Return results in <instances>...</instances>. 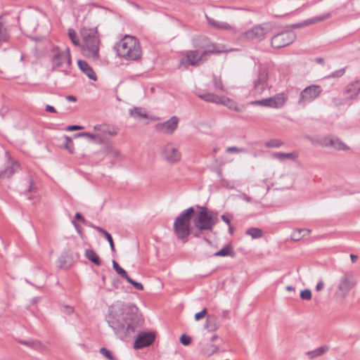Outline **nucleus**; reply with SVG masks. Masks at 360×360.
<instances>
[{
  "mask_svg": "<svg viewBox=\"0 0 360 360\" xmlns=\"http://www.w3.org/2000/svg\"><path fill=\"white\" fill-rule=\"evenodd\" d=\"M105 320L120 340L131 337L143 323L137 307L131 303L117 302L109 307Z\"/></svg>",
  "mask_w": 360,
  "mask_h": 360,
  "instance_id": "nucleus-1",
  "label": "nucleus"
},
{
  "mask_svg": "<svg viewBox=\"0 0 360 360\" xmlns=\"http://www.w3.org/2000/svg\"><path fill=\"white\" fill-rule=\"evenodd\" d=\"M80 34L82 38L81 46L83 54L92 61H98L100 39L97 30L83 28L80 31Z\"/></svg>",
  "mask_w": 360,
  "mask_h": 360,
  "instance_id": "nucleus-2",
  "label": "nucleus"
},
{
  "mask_svg": "<svg viewBox=\"0 0 360 360\" xmlns=\"http://www.w3.org/2000/svg\"><path fill=\"white\" fill-rule=\"evenodd\" d=\"M117 55L127 60H136L141 56V48L136 38L125 35L115 46Z\"/></svg>",
  "mask_w": 360,
  "mask_h": 360,
  "instance_id": "nucleus-3",
  "label": "nucleus"
},
{
  "mask_svg": "<svg viewBox=\"0 0 360 360\" xmlns=\"http://www.w3.org/2000/svg\"><path fill=\"white\" fill-rule=\"evenodd\" d=\"M355 285L356 280L352 272L340 271L335 284L334 298L335 300L342 302Z\"/></svg>",
  "mask_w": 360,
  "mask_h": 360,
  "instance_id": "nucleus-4",
  "label": "nucleus"
},
{
  "mask_svg": "<svg viewBox=\"0 0 360 360\" xmlns=\"http://www.w3.org/2000/svg\"><path fill=\"white\" fill-rule=\"evenodd\" d=\"M194 212V208L191 207L184 210L174 220L173 227L175 235L184 243L187 241L188 236L191 233V219Z\"/></svg>",
  "mask_w": 360,
  "mask_h": 360,
  "instance_id": "nucleus-5",
  "label": "nucleus"
},
{
  "mask_svg": "<svg viewBox=\"0 0 360 360\" xmlns=\"http://www.w3.org/2000/svg\"><path fill=\"white\" fill-rule=\"evenodd\" d=\"M218 221L217 212L207 210L206 207H202L197 217L193 221L194 226L200 231H211Z\"/></svg>",
  "mask_w": 360,
  "mask_h": 360,
  "instance_id": "nucleus-6",
  "label": "nucleus"
},
{
  "mask_svg": "<svg viewBox=\"0 0 360 360\" xmlns=\"http://www.w3.org/2000/svg\"><path fill=\"white\" fill-rule=\"evenodd\" d=\"M70 65L71 57L68 48L65 49L63 51H60L58 48L53 50V69L61 68L63 72L68 75Z\"/></svg>",
  "mask_w": 360,
  "mask_h": 360,
  "instance_id": "nucleus-7",
  "label": "nucleus"
},
{
  "mask_svg": "<svg viewBox=\"0 0 360 360\" xmlns=\"http://www.w3.org/2000/svg\"><path fill=\"white\" fill-rule=\"evenodd\" d=\"M193 46L197 49L196 51L201 50L202 56L207 57L208 54L212 53H221L224 50L218 48L215 44L212 43L210 39L203 36H198L193 39Z\"/></svg>",
  "mask_w": 360,
  "mask_h": 360,
  "instance_id": "nucleus-8",
  "label": "nucleus"
},
{
  "mask_svg": "<svg viewBox=\"0 0 360 360\" xmlns=\"http://www.w3.org/2000/svg\"><path fill=\"white\" fill-rule=\"evenodd\" d=\"M160 154L165 161L172 164L179 162L181 158L179 148L172 142H168L162 147Z\"/></svg>",
  "mask_w": 360,
  "mask_h": 360,
  "instance_id": "nucleus-9",
  "label": "nucleus"
},
{
  "mask_svg": "<svg viewBox=\"0 0 360 360\" xmlns=\"http://www.w3.org/2000/svg\"><path fill=\"white\" fill-rule=\"evenodd\" d=\"M322 89L319 85H310L303 89L298 100V104L302 106L315 100L321 93Z\"/></svg>",
  "mask_w": 360,
  "mask_h": 360,
  "instance_id": "nucleus-10",
  "label": "nucleus"
},
{
  "mask_svg": "<svg viewBox=\"0 0 360 360\" xmlns=\"http://www.w3.org/2000/svg\"><path fill=\"white\" fill-rule=\"evenodd\" d=\"M287 99V96L282 93L278 94L273 97L252 101L251 104L273 108H280L283 106Z\"/></svg>",
  "mask_w": 360,
  "mask_h": 360,
  "instance_id": "nucleus-11",
  "label": "nucleus"
},
{
  "mask_svg": "<svg viewBox=\"0 0 360 360\" xmlns=\"http://www.w3.org/2000/svg\"><path fill=\"white\" fill-rule=\"evenodd\" d=\"M296 39V34L293 32H282L275 34L271 41V46L276 49H280L292 44Z\"/></svg>",
  "mask_w": 360,
  "mask_h": 360,
  "instance_id": "nucleus-12",
  "label": "nucleus"
},
{
  "mask_svg": "<svg viewBox=\"0 0 360 360\" xmlns=\"http://www.w3.org/2000/svg\"><path fill=\"white\" fill-rule=\"evenodd\" d=\"M179 122V117L174 115L166 122L157 123L155 127L157 131L164 134L172 135L177 129Z\"/></svg>",
  "mask_w": 360,
  "mask_h": 360,
  "instance_id": "nucleus-13",
  "label": "nucleus"
},
{
  "mask_svg": "<svg viewBox=\"0 0 360 360\" xmlns=\"http://www.w3.org/2000/svg\"><path fill=\"white\" fill-rule=\"evenodd\" d=\"M318 143L323 147H332L337 150H348L349 148L338 138L330 136H324Z\"/></svg>",
  "mask_w": 360,
  "mask_h": 360,
  "instance_id": "nucleus-14",
  "label": "nucleus"
},
{
  "mask_svg": "<svg viewBox=\"0 0 360 360\" xmlns=\"http://www.w3.org/2000/svg\"><path fill=\"white\" fill-rule=\"evenodd\" d=\"M207 57L202 56V54H199L198 51H188L186 52V57L181 60V63H185L186 65H199L200 63L206 61Z\"/></svg>",
  "mask_w": 360,
  "mask_h": 360,
  "instance_id": "nucleus-15",
  "label": "nucleus"
},
{
  "mask_svg": "<svg viewBox=\"0 0 360 360\" xmlns=\"http://www.w3.org/2000/svg\"><path fill=\"white\" fill-rule=\"evenodd\" d=\"M266 32L267 31L265 28L260 25H257L246 31L243 36L248 40L259 41L264 38Z\"/></svg>",
  "mask_w": 360,
  "mask_h": 360,
  "instance_id": "nucleus-16",
  "label": "nucleus"
},
{
  "mask_svg": "<svg viewBox=\"0 0 360 360\" xmlns=\"http://www.w3.org/2000/svg\"><path fill=\"white\" fill-rule=\"evenodd\" d=\"M155 340V335L152 333H141L138 335L135 342L134 347L141 349L147 347L153 343Z\"/></svg>",
  "mask_w": 360,
  "mask_h": 360,
  "instance_id": "nucleus-17",
  "label": "nucleus"
},
{
  "mask_svg": "<svg viewBox=\"0 0 360 360\" xmlns=\"http://www.w3.org/2000/svg\"><path fill=\"white\" fill-rule=\"evenodd\" d=\"M343 94L347 96L349 101L355 99L360 93V79L348 84L343 89Z\"/></svg>",
  "mask_w": 360,
  "mask_h": 360,
  "instance_id": "nucleus-18",
  "label": "nucleus"
},
{
  "mask_svg": "<svg viewBox=\"0 0 360 360\" xmlns=\"http://www.w3.org/2000/svg\"><path fill=\"white\" fill-rule=\"evenodd\" d=\"M330 17V13H327L321 16L314 17L313 18L304 20L303 22L299 23L291 24L288 27L291 29H300L323 21L324 20L328 19Z\"/></svg>",
  "mask_w": 360,
  "mask_h": 360,
  "instance_id": "nucleus-19",
  "label": "nucleus"
},
{
  "mask_svg": "<svg viewBox=\"0 0 360 360\" xmlns=\"http://www.w3.org/2000/svg\"><path fill=\"white\" fill-rule=\"evenodd\" d=\"M267 77V70L264 68L261 69L258 73V78L255 82V89H258L259 91H263L266 86Z\"/></svg>",
  "mask_w": 360,
  "mask_h": 360,
  "instance_id": "nucleus-20",
  "label": "nucleus"
},
{
  "mask_svg": "<svg viewBox=\"0 0 360 360\" xmlns=\"http://www.w3.org/2000/svg\"><path fill=\"white\" fill-rule=\"evenodd\" d=\"M79 69L84 72L89 79L96 81L97 79L96 75L93 69L89 66L87 62L82 60L77 61Z\"/></svg>",
  "mask_w": 360,
  "mask_h": 360,
  "instance_id": "nucleus-21",
  "label": "nucleus"
},
{
  "mask_svg": "<svg viewBox=\"0 0 360 360\" xmlns=\"http://www.w3.org/2000/svg\"><path fill=\"white\" fill-rule=\"evenodd\" d=\"M18 163L13 162L9 166H7L3 171L0 172V180L4 179H9L18 169Z\"/></svg>",
  "mask_w": 360,
  "mask_h": 360,
  "instance_id": "nucleus-22",
  "label": "nucleus"
},
{
  "mask_svg": "<svg viewBox=\"0 0 360 360\" xmlns=\"http://www.w3.org/2000/svg\"><path fill=\"white\" fill-rule=\"evenodd\" d=\"M9 39V33L5 25L4 21L0 17V46L4 42H6Z\"/></svg>",
  "mask_w": 360,
  "mask_h": 360,
  "instance_id": "nucleus-23",
  "label": "nucleus"
},
{
  "mask_svg": "<svg viewBox=\"0 0 360 360\" xmlns=\"http://www.w3.org/2000/svg\"><path fill=\"white\" fill-rule=\"evenodd\" d=\"M198 96L207 102H210V103H224L222 98H220L218 96H217L214 94H212V93L200 94V95H198Z\"/></svg>",
  "mask_w": 360,
  "mask_h": 360,
  "instance_id": "nucleus-24",
  "label": "nucleus"
},
{
  "mask_svg": "<svg viewBox=\"0 0 360 360\" xmlns=\"http://www.w3.org/2000/svg\"><path fill=\"white\" fill-rule=\"evenodd\" d=\"M85 257L91 262L97 266H100L101 264V261L99 257L97 255L96 252L92 249H86L85 250Z\"/></svg>",
  "mask_w": 360,
  "mask_h": 360,
  "instance_id": "nucleus-25",
  "label": "nucleus"
},
{
  "mask_svg": "<svg viewBox=\"0 0 360 360\" xmlns=\"http://www.w3.org/2000/svg\"><path fill=\"white\" fill-rule=\"evenodd\" d=\"M329 349V347L328 345H323L321 347H319L316 348L314 350L307 352L306 354L308 355L311 359H314L318 356H320L327 352Z\"/></svg>",
  "mask_w": 360,
  "mask_h": 360,
  "instance_id": "nucleus-26",
  "label": "nucleus"
},
{
  "mask_svg": "<svg viewBox=\"0 0 360 360\" xmlns=\"http://www.w3.org/2000/svg\"><path fill=\"white\" fill-rule=\"evenodd\" d=\"M129 115L134 119H143L147 117L146 110L142 108H134L129 110Z\"/></svg>",
  "mask_w": 360,
  "mask_h": 360,
  "instance_id": "nucleus-27",
  "label": "nucleus"
},
{
  "mask_svg": "<svg viewBox=\"0 0 360 360\" xmlns=\"http://www.w3.org/2000/svg\"><path fill=\"white\" fill-rule=\"evenodd\" d=\"M311 231L307 229H297L291 234L292 240L295 241L300 240L302 237L309 235Z\"/></svg>",
  "mask_w": 360,
  "mask_h": 360,
  "instance_id": "nucleus-28",
  "label": "nucleus"
},
{
  "mask_svg": "<svg viewBox=\"0 0 360 360\" xmlns=\"http://www.w3.org/2000/svg\"><path fill=\"white\" fill-rule=\"evenodd\" d=\"M214 257H226V256H231L234 255L233 248L231 245H226L220 250L216 252L213 255Z\"/></svg>",
  "mask_w": 360,
  "mask_h": 360,
  "instance_id": "nucleus-29",
  "label": "nucleus"
},
{
  "mask_svg": "<svg viewBox=\"0 0 360 360\" xmlns=\"http://www.w3.org/2000/svg\"><path fill=\"white\" fill-rule=\"evenodd\" d=\"M18 342L23 345H25L28 347H30L32 349H39L41 347V343L38 340H18Z\"/></svg>",
  "mask_w": 360,
  "mask_h": 360,
  "instance_id": "nucleus-30",
  "label": "nucleus"
},
{
  "mask_svg": "<svg viewBox=\"0 0 360 360\" xmlns=\"http://www.w3.org/2000/svg\"><path fill=\"white\" fill-rule=\"evenodd\" d=\"M207 22L208 23L217 28V29H220V30H229L231 28L230 25H228L227 23L226 22H219L217 20H215L212 18H210L209 17L207 16Z\"/></svg>",
  "mask_w": 360,
  "mask_h": 360,
  "instance_id": "nucleus-31",
  "label": "nucleus"
},
{
  "mask_svg": "<svg viewBox=\"0 0 360 360\" xmlns=\"http://www.w3.org/2000/svg\"><path fill=\"white\" fill-rule=\"evenodd\" d=\"M274 158L280 161H285L287 159L295 160L297 156L292 153H275L273 154Z\"/></svg>",
  "mask_w": 360,
  "mask_h": 360,
  "instance_id": "nucleus-32",
  "label": "nucleus"
},
{
  "mask_svg": "<svg viewBox=\"0 0 360 360\" xmlns=\"http://www.w3.org/2000/svg\"><path fill=\"white\" fill-rule=\"evenodd\" d=\"M98 231L106 238V240L108 241L110 244L111 250L112 252H115V245L111 235L103 229H98Z\"/></svg>",
  "mask_w": 360,
  "mask_h": 360,
  "instance_id": "nucleus-33",
  "label": "nucleus"
},
{
  "mask_svg": "<svg viewBox=\"0 0 360 360\" xmlns=\"http://www.w3.org/2000/svg\"><path fill=\"white\" fill-rule=\"evenodd\" d=\"M247 235L250 236L252 238H259L262 236V231L259 228H250L245 231Z\"/></svg>",
  "mask_w": 360,
  "mask_h": 360,
  "instance_id": "nucleus-34",
  "label": "nucleus"
},
{
  "mask_svg": "<svg viewBox=\"0 0 360 360\" xmlns=\"http://www.w3.org/2000/svg\"><path fill=\"white\" fill-rule=\"evenodd\" d=\"M112 266L116 273L118 275H120L122 278L125 279L128 276V274H127L126 271L121 266H120L118 263L115 260L112 261Z\"/></svg>",
  "mask_w": 360,
  "mask_h": 360,
  "instance_id": "nucleus-35",
  "label": "nucleus"
},
{
  "mask_svg": "<svg viewBox=\"0 0 360 360\" xmlns=\"http://www.w3.org/2000/svg\"><path fill=\"white\" fill-rule=\"evenodd\" d=\"M215 320L216 319L214 316H208L205 324V328L210 331L216 330L217 326L215 325Z\"/></svg>",
  "mask_w": 360,
  "mask_h": 360,
  "instance_id": "nucleus-36",
  "label": "nucleus"
},
{
  "mask_svg": "<svg viewBox=\"0 0 360 360\" xmlns=\"http://www.w3.org/2000/svg\"><path fill=\"white\" fill-rule=\"evenodd\" d=\"M350 101L347 97H334L332 98V103L335 106H340L348 103Z\"/></svg>",
  "mask_w": 360,
  "mask_h": 360,
  "instance_id": "nucleus-37",
  "label": "nucleus"
},
{
  "mask_svg": "<svg viewBox=\"0 0 360 360\" xmlns=\"http://www.w3.org/2000/svg\"><path fill=\"white\" fill-rule=\"evenodd\" d=\"M222 99H223V102H224V103H221L222 104L227 105L230 109H232L235 111H237V112L240 111V108L232 100H231L229 98H224Z\"/></svg>",
  "mask_w": 360,
  "mask_h": 360,
  "instance_id": "nucleus-38",
  "label": "nucleus"
},
{
  "mask_svg": "<svg viewBox=\"0 0 360 360\" xmlns=\"http://www.w3.org/2000/svg\"><path fill=\"white\" fill-rule=\"evenodd\" d=\"M219 348L216 345H209L203 349V353L205 355L209 356L218 351Z\"/></svg>",
  "mask_w": 360,
  "mask_h": 360,
  "instance_id": "nucleus-39",
  "label": "nucleus"
},
{
  "mask_svg": "<svg viewBox=\"0 0 360 360\" xmlns=\"http://www.w3.org/2000/svg\"><path fill=\"white\" fill-rule=\"evenodd\" d=\"M68 36L71 39L72 44L75 46H79V40L77 37V33L73 29H69L68 30Z\"/></svg>",
  "mask_w": 360,
  "mask_h": 360,
  "instance_id": "nucleus-40",
  "label": "nucleus"
},
{
  "mask_svg": "<svg viewBox=\"0 0 360 360\" xmlns=\"http://www.w3.org/2000/svg\"><path fill=\"white\" fill-rule=\"evenodd\" d=\"M283 145V142L278 139H271L265 143L266 148H279Z\"/></svg>",
  "mask_w": 360,
  "mask_h": 360,
  "instance_id": "nucleus-41",
  "label": "nucleus"
},
{
  "mask_svg": "<svg viewBox=\"0 0 360 360\" xmlns=\"http://www.w3.org/2000/svg\"><path fill=\"white\" fill-rule=\"evenodd\" d=\"M128 283L131 284L136 289L139 290H142L143 289V286L141 283L136 282L131 279L129 276L125 278Z\"/></svg>",
  "mask_w": 360,
  "mask_h": 360,
  "instance_id": "nucleus-42",
  "label": "nucleus"
},
{
  "mask_svg": "<svg viewBox=\"0 0 360 360\" xmlns=\"http://www.w3.org/2000/svg\"><path fill=\"white\" fill-rule=\"evenodd\" d=\"M213 83L216 89L222 91H224L222 82L219 78H217L216 76H214L213 78Z\"/></svg>",
  "mask_w": 360,
  "mask_h": 360,
  "instance_id": "nucleus-43",
  "label": "nucleus"
},
{
  "mask_svg": "<svg viewBox=\"0 0 360 360\" xmlns=\"http://www.w3.org/2000/svg\"><path fill=\"white\" fill-rule=\"evenodd\" d=\"M300 297L304 300H309L311 299V292L309 289L302 290L300 292Z\"/></svg>",
  "mask_w": 360,
  "mask_h": 360,
  "instance_id": "nucleus-44",
  "label": "nucleus"
},
{
  "mask_svg": "<svg viewBox=\"0 0 360 360\" xmlns=\"http://www.w3.org/2000/svg\"><path fill=\"white\" fill-rule=\"evenodd\" d=\"M100 353L108 358L109 360L112 359L114 357L110 351L105 347L100 349Z\"/></svg>",
  "mask_w": 360,
  "mask_h": 360,
  "instance_id": "nucleus-45",
  "label": "nucleus"
},
{
  "mask_svg": "<svg viewBox=\"0 0 360 360\" xmlns=\"http://www.w3.org/2000/svg\"><path fill=\"white\" fill-rule=\"evenodd\" d=\"M227 153H244L246 151L245 148H237L235 146L229 147L226 149Z\"/></svg>",
  "mask_w": 360,
  "mask_h": 360,
  "instance_id": "nucleus-46",
  "label": "nucleus"
},
{
  "mask_svg": "<svg viewBox=\"0 0 360 360\" xmlns=\"http://www.w3.org/2000/svg\"><path fill=\"white\" fill-rule=\"evenodd\" d=\"M65 148L70 152L72 153L73 149V142L72 139L69 136H65Z\"/></svg>",
  "mask_w": 360,
  "mask_h": 360,
  "instance_id": "nucleus-47",
  "label": "nucleus"
},
{
  "mask_svg": "<svg viewBox=\"0 0 360 360\" xmlns=\"http://www.w3.org/2000/svg\"><path fill=\"white\" fill-rule=\"evenodd\" d=\"M75 137L85 136V137H87L88 139H89L91 140L95 139L96 138V135L92 134H90V133H88V132L78 133V134H76L75 135Z\"/></svg>",
  "mask_w": 360,
  "mask_h": 360,
  "instance_id": "nucleus-48",
  "label": "nucleus"
},
{
  "mask_svg": "<svg viewBox=\"0 0 360 360\" xmlns=\"http://www.w3.org/2000/svg\"><path fill=\"white\" fill-rule=\"evenodd\" d=\"M180 342L182 345L187 346L191 343V338L189 336L184 334L180 338Z\"/></svg>",
  "mask_w": 360,
  "mask_h": 360,
  "instance_id": "nucleus-49",
  "label": "nucleus"
},
{
  "mask_svg": "<svg viewBox=\"0 0 360 360\" xmlns=\"http://www.w3.org/2000/svg\"><path fill=\"white\" fill-rule=\"evenodd\" d=\"M103 133L108 134L110 136H114L117 134V129L116 128L109 129L105 126V128L103 129Z\"/></svg>",
  "mask_w": 360,
  "mask_h": 360,
  "instance_id": "nucleus-50",
  "label": "nucleus"
},
{
  "mask_svg": "<svg viewBox=\"0 0 360 360\" xmlns=\"http://www.w3.org/2000/svg\"><path fill=\"white\" fill-rule=\"evenodd\" d=\"M206 314H207V309L204 308L202 311H200V312H198L195 314V321H199L200 319L205 317Z\"/></svg>",
  "mask_w": 360,
  "mask_h": 360,
  "instance_id": "nucleus-51",
  "label": "nucleus"
},
{
  "mask_svg": "<svg viewBox=\"0 0 360 360\" xmlns=\"http://www.w3.org/2000/svg\"><path fill=\"white\" fill-rule=\"evenodd\" d=\"M345 73V68L340 69L337 71L333 72L329 77H340Z\"/></svg>",
  "mask_w": 360,
  "mask_h": 360,
  "instance_id": "nucleus-52",
  "label": "nucleus"
},
{
  "mask_svg": "<svg viewBox=\"0 0 360 360\" xmlns=\"http://www.w3.org/2000/svg\"><path fill=\"white\" fill-rule=\"evenodd\" d=\"M323 287H324V282H323V279H320L318 283L316 284L315 289L316 291L319 292V291H321V290H323Z\"/></svg>",
  "mask_w": 360,
  "mask_h": 360,
  "instance_id": "nucleus-53",
  "label": "nucleus"
},
{
  "mask_svg": "<svg viewBox=\"0 0 360 360\" xmlns=\"http://www.w3.org/2000/svg\"><path fill=\"white\" fill-rule=\"evenodd\" d=\"M75 219L80 220L84 224H88L87 221L83 217V216L80 213H76L75 216Z\"/></svg>",
  "mask_w": 360,
  "mask_h": 360,
  "instance_id": "nucleus-54",
  "label": "nucleus"
},
{
  "mask_svg": "<svg viewBox=\"0 0 360 360\" xmlns=\"http://www.w3.org/2000/svg\"><path fill=\"white\" fill-rule=\"evenodd\" d=\"M83 129V127L79 125H71V126H69L67 129L68 131H75V130H79V129Z\"/></svg>",
  "mask_w": 360,
  "mask_h": 360,
  "instance_id": "nucleus-55",
  "label": "nucleus"
},
{
  "mask_svg": "<svg viewBox=\"0 0 360 360\" xmlns=\"http://www.w3.org/2000/svg\"><path fill=\"white\" fill-rule=\"evenodd\" d=\"M240 198L247 201V202H250L251 201V198L250 196H248V195H246L245 193H241L240 195H239Z\"/></svg>",
  "mask_w": 360,
  "mask_h": 360,
  "instance_id": "nucleus-56",
  "label": "nucleus"
},
{
  "mask_svg": "<svg viewBox=\"0 0 360 360\" xmlns=\"http://www.w3.org/2000/svg\"><path fill=\"white\" fill-rule=\"evenodd\" d=\"M105 128V125L98 124L94 127V129L96 131H101L103 132V129Z\"/></svg>",
  "mask_w": 360,
  "mask_h": 360,
  "instance_id": "nucleus-57",
  "label": "nucleus"
},
{
  "mask_svg": "<svg viewBox=\"0 0 360 360\" xmlns=\"http://www.w3.org/2000/svg\"><path fill=\"white\" fill-rule=\"evenodd\" d=\"M72 224L74 225L75 228L76 229L77 231L80 234L82 235V231H81V229H80V227L79 226V224L75 221L73 220L72 221Z\"/></svg>",
  "mask_w": 360,
  "mask_h": 360,
  "instance_id": "nucleus-58",
  "label": "nucleus"
},
{
  "mask_svg": "<svg viewBox=\"0 0 360 360\" xmlns=\"http://www.w3.org/2000/svg\"><path fill=\"white\" fill-rule=\"evenodd\" d=\"M58 266L60 268H62L64 264H65V260L64 258L61 257V258H59L58 260Z\"/></svg>",
  "mask_w": 360,
  "mask_h": 360,
  "instance_id": "nucleus-59",
  "label": "nucleus"
},
{
  "mask_svg": "<svg viewBox=\"0 0 360 360\" xmlns=\"http://www.w3.org/2000/svg\"><path fill=\"white\" fill-rule=\"evenodd\" d=\"M221 219H222V220H223L226 224H227L230 225V224H231V221H230L229 218L227 216H226L225 214H223V215H221Z\"/></svg>",
  "mask_w": 360,
  "mask_h": 360,
  "instance_id": "nucleus-60",
  "label": "nucleus"
},
{
  "mask_svg": "<svg viewBox=\"0 0 360 360\" xmlns=\"http://www.w3.org/2000/svg\"><path fill=\"white\" fill-rule=\"evenodd\" d=\"M46 110L47 112H56V109H55L53 106L49 105H47L46 106Z\"/></svg>",
  "mask_w": 360,
  "mask_h": 360,
  "instance_id": "nucleus-61",
  "label": "nucleus"
},
{
  "mask_svg": "<svg viewBox=\"0 0 360 360\" xmlns=\"http://www.w3.org/2000/svg\"><path fill=\"white\" fill-rule=\"evenodd\" d=\"M88 224H86V226L91 227V228H93L94 229H96L97 231H98V229H102L101 227L100 226H96V225H94L92 223L89 222V221H87Z\"/></svg>",
  "mask_w": 360,
  "mask_h": 360,
  "instance_id": "nucleus-62",
  "label": "nucleus"
},
{
  "mask_svg": "<svg viewBox=\"0 0 360 360\" xmlns=\"http://www.w3.org/2000/svg\"><path fill=\"white\" fill-rule=\"evenodd\" d=\"M66 99L69 101H72V102H75L77 100L76 97L74 96H72V95L67 96Z\"/></svg>",
  "mask_w": 360,
  "mask_h": 360,
  "instance_id": "nucleus-63",
  "label": "nucleus"
},
{
  "mask_svg": "<svg viewBox=\"0 0 360 360\" xmlns=\"http://www.w3.org/2000/svg\"><path fill=\"white\" fill-rule=\"evenodd\" d=\"M350 258H351L352 262L353 263H354L356 261L358 257L356 255H355L351 254L350 255Z\"/></svg>",
  "mask_w": 360,
  "mask_h": 360,
  "instance_id": "nucleus-64",
  "label": "nucleus"
}]
</instances>
